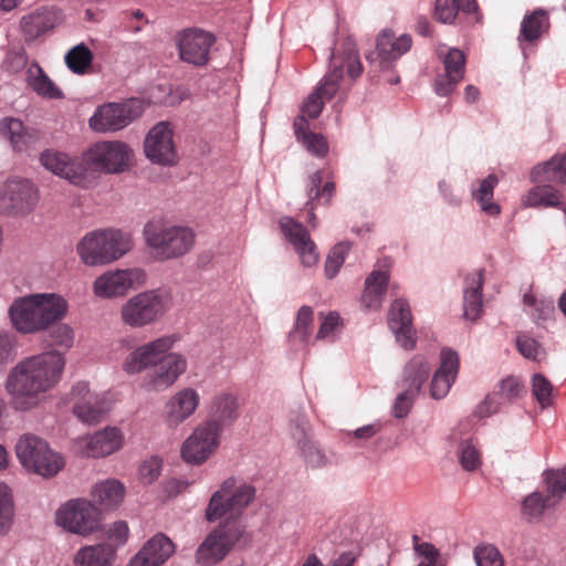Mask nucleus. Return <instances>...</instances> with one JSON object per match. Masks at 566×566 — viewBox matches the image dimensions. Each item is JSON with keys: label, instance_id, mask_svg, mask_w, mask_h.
<instances>
[{"label": "nucleus", "instance_id": "1", "mask_svg": "<svg viewBox=\"0 0 566 566\" xmlns=\"http://www.w3.org/2000/svg\"><path fill=\"white\" fill-rule=\"evenodd\" d=\"M256 490L253 485L233 476L226 479L212 493L205 517L208 522L219 523L198 546L196 563L200 566H214L222 562L245 533L240 518L243 511L254 501Z\"/></svg>", "mask_w": 566, "mask_h": 566}, {"label": "nucleus", "instance_id": "2", "mask_svg": "<svg viewBox=\"0 0 566 566\" xmlns=\"http://www.w3.org/2000/svg\"><path fill=\"white\" fill-rule=\"evenodd\" d=\"M132 148L120 140L97 142L84 151L80 159H72L56 150L42 153L41 164L53 174L75 186L90 188L97 184L102 174L116 175L128 169Z\"/></svg>", "mask_w": 566, "mask_h": 566}, {"label": "nucleus", "instance_id": "3", "mask_svg": "<svg viewBox=\"0 0 566 566\" xmlns=\"http://www.w3.org/2000/svg\"><path fill=\"white\" fill-rule=\"evenodd\" d=\"M64 366V356L57 350L20 360L10 370L6 382L12 406L18 410H29L38 406L44 394L59 384Z\"/></svg>", "mask_w": 566, "mask_h": 566}, {"label": "nucleus", "instance_id": "4", "mask_svg": "<svg viewBox=\"0 0 566 566\" xmlns=\"http://www.w3.org/2000/svg\"><path fill=\"white\" fill-rule=\"evenodd\" d=\"M177 338L165 335L137 346L123 360L122 369L128 375L147 370V385L156 391L166 390L186 371L187 359L171 352Z\"/></svg>", "mask_w": 566, "mask_h": 566}, {"label": "nucleus", "instance_id": "5", "mask_svg": "<svg viewBox=\"0 0 566 566\" xmlns=\"http://www.w3.org/2000/svg\"><path fill=\"white\" fill-rule=\"evenodd\" d=\"M67 301L55 293H35L15 298L9 307L13 328L20 334H36L63 319Z\"/></svg>", "mask_w": 566, "mask_h": 566}, {"label": "nucleus", "instance_id": "6", "mask_svg": "<svg viewBox=\"0 0 566 566\" xmlns=\"http://www.w3.org/2000/svg\"><path fill=\"white\" fill-rule=\"evenodd\" d=\"M132 249L130 235L116 229H101L86 233L76 251L86 265H105L120 259Z\"/></svg>", "mask_w": 566, "mask_h": 566}, {"label": "nucleus", "instance_id": "7", "mask_svg": "<svg viewBox=\"0 0 566 566\" xmlns=\"http://www.w3.org/2000/svg\"><path fill=\"white\" fill-rule=\"evenodd\" d=\"M147 247L157 260L166 261L185 255L195 243L190 228L168 226L160 221H149L144 228Z\"/></svg>", "mask_w": 566, "mask_h": 566}, {"label": "nucleus", "instance_id": "8", "mask_svg": "<svg viewBox=\"0 0 566 566\" xmlns=\"http://www.w3.org/2000/svg\"><path fill=\"white\" fill-rule=\"evenodd\" d=\"M344 69H346L348 76L353 80L363 73V65L359 61L356 43L350 36L336 44L331 55V70L315 90L325 101H329L339 90Z\"/></svg>", "mask_w": 566, "mask_h": 566}, {"label": "nucleus", "instance_id": "9", "mask_svg": "<svg viewBox=\"0 0 566 566\" xmlns=\"http://www.w3.org/2000/svg\"><path fill=\"white\" fill-rule=\"evenodd\" d=\"M167 311L166 298L157 290L140 292L129 297L119 310L120 321L130 328L155 324Z\"/></svg>", "mask_w": 566, "mask_h": 566}, {"label": "nucleus", "instance_id": "10", "mask_svg": "<svg viewBox=\"0 0 566 566\" xmlns=\"http://www.w3.org/2000/svg\"><path fill=\"white\" fill-rule=\"evenodd\" d=\"M15 452L27 470L45 478L57 474L64 465L63 459L49 448L46 441L36 436L21 437L15 446Z\"/></svg>", "mask_w": 566, "mask_h": 566}, {"label": "nucleus", "instance_id": "11", "mask_svg": "<svg viewBox=\"0 0 566 566\" xmlns=\"http://www.w3.org/2000/svg\"><path fill=\"white\" fill-rule=\"evenodd\" d=\"M99 522V510L86 500H72L56 512V524L81 536H87L97 531Z\"/></svg>", "mask_w": 566, "mask_h": 566}, {"label": "nucleus", "instance_id": "12", "mask_svg": "<svg viewBox=\"0 0 566 566\" xmlns=\"http://www.w3.org/2000/svg\"><path fill=\"white\" fill-rule=\"evenodd\" d=\"M144 112L139 99L124 103H107L99 106L90 118V127L97 133L116 132L129 125Z\"/></svg>", "mask_w": 566, "mask_h": 566}, {"label": "nucleus", "instance_id": "13", "mask_svg": "<svg viewBox=\"0 0 566 566\" xmlns=\"http://www.w3.org/2000/svg\"><path fill=\"white\" fill-rule=\"evenodd\" d=\"M39 191L28 179H8L0 189V213L29 214L38 205Z\"/></svg>", "mask_w": 566, "mask_h": 566}, {"label": "nucleus", "instance_id": "14", "mask_svg": "<svg viewBox=\"0 0 566 566\" xmlns=\"http://www.w3.org/2000/svg\"><path fill=\"white\" fill-rule=\"evenodd\" d=\"M221 431L212 422H202L184 441L181 457L187 463L202 464L219 448Z\"/></svg>", "mask_w": 566, "mask_h": 566}, {"label": "nucleus", "instance_id": "15", "mask_svg": "<svg viewBox=\"0 0 566 566\" xmlns=\"http://www.w3.org/2000/svg\"><path fill=\"white\" fill-rule=\"evenodd\" d=\"M214 43V36L202 30L188 29L176 35V45L182 62L202 66L209 61V51Z\"/></svg>", "mask_w": 566, "mask_h": 566}, {"label": "nucleus", "instance_id": "16", "mask_svg": "<svg viewBox=\"0 0 566 566\" xmlns=\"http://www.w3.org/2000/svg\"><path fill=\"white\" fill-rule=\"evenodd\" d=\"M174 133L168 123L160 122L148 133L144 148L146 157L155 164L171 166L177 163Z\"/></svg>", "mask_w": 566, "mask_h": 566}, {"label": "nucleus", "instance_id": "17", "mask_svg": "<svg viewBox=\"0 0 566 566\" xmlns=\"http://www.w3.org/2000/svg\"><path fill=\"white\" fill-rule=\"evenodd\" d=\"M71 396L74 400L73 412L82 422L97 423L108 411L105 398L92 392L85 381L73 385Z\"/></svg>", "mask_w": 566, "mask_h": 566}, {"label": "nucleus", "instance_id": "18", "mask_svg": "<svg viewBox=\"0 0 566 566\" xmlns=\"http://www.w3.org/2000/svg\"><path fill=\"white\" fill-rule=\"evenodd\" d=\"M143 279L144 272L139 269L107 271L95 280L93 291L102 298L123 296Z\"/></svg>", "mask_w": 566, "mask_h": 566}, {"label": "nucleus", "instance_id": "19", "mask_svg": "<svg viewBox=\"0 0 566 566\" xmlns=\"http://www.w3.org/2000/svg\"><path fill=\"white\" fill-rule=\"evenodd\" d=\"M279 224L283 235L298 254L302 264L307 268L315 265L318 261V252L306 228L291 217H282Z\"/></svg>", "mask_w": 566, "mask_h": 566}, {"label": "nucleus", "instance_id": "20", "mask_svg": "<svg viewBox=\"0 0 566 566\" xmlns=\"http://www.w3.org/2000/svg\"><path fill=\"white\" fill-rule=\"evenodd\" d=\"M199 394L184 388L172 395L165 405L164 419L168 427L176 428L195 413L199 406Z\"/></svg>", "mask_w": 566, "mask_h": 566}, {"label": "nucleus", "instance_id": "21", "mask_svg": "<svg viewBox=\"0 0 566 566\" xmlns=\"http://www.w3.org/2000/svg\"><path fill=\"white\" fill-rule=\"evenodd\" d=\"M459 367L458 353L450 348H443L440 353V366L433 374L430 384V395L433 399H441L447 396L458 376Z\"/></svg>", "mask_w": 566, "mask_h": 566}, {"label": "nucleus", "instance_id": "22", "mask_svg": "<svg viewBox=\"0 0 566 566\" xmlns=\"http://www.w3.org/2000/svg\"><path fill=\"white\" fill-rule=\"evenodd\" d=\"M63 22V13L55 7H42L21 20L25 41H34Z\"/></svg>", "mask_w": 566, "mask_h": 566}, {"label": "nucleus", "instance_id": "23", "mask_svg": "<svg viewBox=\"0 0 566 566\" xmlns=\"http://www.w3.org/2000/svg\"><path fill=\"white\" fill-rule=\"evenodd\" d=\"M444 73L439 74L434 81V92L440 96H448L462 81L465 69V55L458 49H451L443 57Z\"/></svg>", "mask_w": 566, "mask_h": 566}, {"label": "nucleus", "instance_id": "24", "mask_svg": "<svg viewBox=\"0 0 566 566\" xmlns=\"http://www.w3.org/2000/svg\"><path fill=\"white\" fill-rule=\"evenodd\" d=\"M388 324L403 348L412 349L415 347L411 311L405 300L398 298L394 301L389 311Z\"/></svg>", "mask_w": 566, "mask_h": 566}, {"label": "nucleus", "instance_id": "25", "mask_svg": "<svg viewBox=\"0 0 566 566\" xmlns=\"http://www.w3.org/2000/svg\"><path fill=\"white\" fill-rule=\"evenodd\" d=\"M412 45L409 34L396 36L391 30H384L376 41V53L379 59V67L385 69L394 61L400 59Z\"/></svg>", "mask_w": 566, "mask_h": 566}, {"label": "nucleus", "instance_id": "26", "mask_svg": "<svg viewBox=\"0 0 566 566\" xmlns=\"http://www.w3.org/2000/svg\"><path fill=\"white\" fill-rule=\"evenodd\" d=\"M336 191L335 182L332 179H325L324 171L317 170L308 177L306 185V196L308 198L306 208L308 210V223L312 228L316 227L314 210L318 203L328 205Z\"/></svg>", "mask_w": 566, "mask_h": 566}, {"label": "nucleus", "instance_id": "27", "mask_svg": "<svg viewBox=\"0 0 566 566\" xmlns=\"http://www.w3.org/2000/svg\"><path fill=\"white\" fill-rule=\"evenodd\" d=\"M239 417V402L234 395L221 392L216 395L210 405L209 419L206 422H212L213 428L221 432L226 427L231 426Z\"/></svg>", "mask_w": 566, "mask_h": 566}, {"label": "nucleus", "instance_id": "28", "mask_svg": "<svg viewBox=\"0 0 566 566\" xmlns=\"http://www.w3.org/2000/svg\"><path fill=\"white\" fill-rule=\"evenodd\" d=\"M84 441L85 454L87 457L101 458L119 450L123 443V437L118 429L107 428L86 438Z\"/></svg>", "mask_w": 566, "mask_h": 566}, {"label": "nucleus", "instance_id": "29", "mask_svg": "<svg viewBox=\"0 0 566 566\" xmlns=\"http://www.w3.org/2000/svg\"><path fill=\"white\" fill-rule=\"evenodd\" d=\"M483 270H476L465 277L463 292V316L476 321L482 314Z\"/></svg>", "mask_w": 566, "mask_h": 566}, {"label": "nucleus", "instance_id": "30", "mask_svg": "<svg viewBox=\"0 0 566 566\" xmlns=\"http://www.w3.org/2000/svg\"><path fill=\"white\" fill-rule=\"evenodd\" d=\"M116 547L108 543H98L81 547L74 555V566H112Z\"/></svg>", "mask_w": 566, "mask_h": 566}, {"label": "nucleus", "instance_id": "31", "mask_svg": "<svg viewBox=\"0 0 566 566\" xmlns=\"http://www.w3.org/2000/svg\"><path fill=\"white\" fill-rule=\"evenodd\" d=\"M389 274L387 271L374 270L365 281V290L361 295V303L366 308L378 310L381 306Z\"/></svg>", "mask_w": 566, "mask_h": 566}, {"label": "nucleus", "instance_id": "32", "mask_svg": "<svg viewBox=\"0 0 566 566\" xmlns=\"http://www.w3.org/2000/svg\"><path fill=\"white\" fill-rule=\"evenodd\" d=\"M531 180L536 184L542 182H566V153L557 154L548 161L535 166L531 171Z\"/></svg>", "mask_w": 566, "mask_h": 566}, {"label": "nucleus", "instance_id": "33", "mask_svg": "<svg viewBox=\"0 0 566 566\" xmlns=\"http://www.w3.org/2000/svg\"><path fill=\"white\" fill-rule=\"evenodd\" d=\"M523 205L531 208H559L566 214V206L560 201L558 190L551 185L532 187L523 197Z\"/></svg>", "mask_w": 566, "mask_h": 566}, {"label": "nucleus", "instance_id": "34", "mask_svg": "<svg viewBox=\"0 0 566 566\" xmlns=\"http://www.w3.org/2000/svg\"><path fill=\"white\" fill-rule=\"evenodd\" d=\"M479 7L475 0H436L433 18L441 23L454 22L458 12L467 14L478 13Z\"/></svg>", "mask_w": 566, "mask_h": 566}, {"label": "nucleus", "instance_id": "35", "mask_svg": "<svg viewBox=\"0 0 566 566\" xmlns=\"http://www.w3.org/2000/svg\"><path fill=\"white\" fill-rule=\"evenodd\" d=\"M548 28L549 19L547 12L543 9H536L524 17L521 24L518 41L521 43L523 41H536L548 30Z\"/></svg>", "mask_w": 566, "mask_h": 566}, {"label": "nucleus", "instance_id": "36", "mask_svg": "<svg viewBox=\"0 0 566 566\" xmlns=\"http://www.w3.org/2000/svg\"><path fill=\"white\" fill-rule=\"evenodd\" d=\"M430 374V365L428 360L421 356L412 357L403 369V386L411 391L420 392L422 384L428 379Z\"/></svg>", "mask_w": 566, "mask_h": 566}, {"label": "nucleus", "instance_id": "37", "mask_svg": "<svg viewBox=\"0 0 566 566\" xmlns=\"http://www.w3.org/2000/svg\"><path fill=\"white\" fill-rule=\"evenodd\" d=\"M557 502L547 493L535 491L528 494L522 502L521 513L527 521H538L544 512L552 506H555Z\"/></svg>", "mask_w": 566, "mask_h": 566}, {"label": "nucleus", "instance_id": "38", "mask_svg": "<svg viewBox=\"0 0 566 566\" xmlns=\"http://www.w3.org/2000/svg\"><path fill=\"white\" fill-rule=\"evenodd\" d=\"M124 494V485L116 480H106L94 489V497L105 509L117 507L122 503Z\"/></svg>", "mask_w": 566, "mask_h": 566}, {"label": "nucleus", "instance_id": "39", "mask_svg": "<svg viewBox=\"0 0 566 566\" xmlns=\"http://www.w3.org/2000/svg\"><path fill=\"white\" fill-rule=\"evenodd\" d=\"M142 549L160 566L175 553V544L165 534L159 533L148 539Z\"/></svg>", "mask_w": 566, "mask_h": 566}, {"label": "nucleus", "instance_id": "40", "mask_svg": "<svg viewBox=\"0 0 566 566\" xmlns=\"http://www.w3.org/2000/svg\"><path fill=\"white\" fill-rule=\"evenodd\" d=\"M313 318L314 312L312 307L304 305L298 310L294 328L289 336L293 345L307 344L312 333Z\"/></svg>", "mask_w": 566, "mask_h": 566}, {"label": "nucleus", "instance_id": "41", "mask_svg": "<svg viewBox=\"0 0 566 566\" xmlns=\"http://www.w3.org/2000/svg\"><path fill=\"white\" fill-rule=\"evenodd\" d=\"M499 182V179L495 175L491 174L485 179L480 182V186L476 190L473 191V197L480 203L481 209L491 216H496L500 213L499 205L494 203L493 200V191Z\"/></svg>", "mask_w": 566, "mask_h": 566}, {"label": "nucleus", "instance_id": "42", "mask_svg": "<svg viewBox=\"0 0 566 566\" xmlns=\"http://www.w3.org/2000/svg\"><path fill=\"white\" fill-rule=\"evenodd\" d=\"M318 319L321 324L316 334V340L334 342L344 328V321L339 313L335 311L328 313L319 312Z\"/></svg>", "mask_w": 566, "mask_h": 566}, {"label": "nucleus", "instance_id": "43", "mask_svg": "<svg viewBox=\"0 0 566 566\" xmlns=\"http://www.w3.org/2000/svg\"><path fill=\"white\" fill-rule=\"evenodd\" d=\"M93 62L92 51L83 43L72 48L65 55L67 67L76 74H84Z\"/></svg>", "mask_w": 566, "mask_h": 566}, {"label": "nucleus", "instance_id": "44", "mask_svg": "<svg viewBox=\"0 0 566 566\" xmlns=\"http://www.w3.org/2000/svg\"><path fill=\"white\" fill-rule=\"evenodd\" d=\"M30 73V85L39 95L55 99L63 97L62 91L49 78L41 67H36L35 74Z\"/></svg>", "mask_w": 566, "mask_h": 566}, {"label": "nucleus", "instance_id": "45", "mask_svg": "<svg viewBox=\"0 0 566 566\" xmlns=\"http://www.w3.org/2000/svg\"><path fill=\"white\" fill-rule=\"evenodd\" d=\"M544 476L546 492L558 503L566 493V469L548 470Z\"/></svg>", "mask_w": 566, "mask_h": 566}, {"label": "nucleus", "instance_id": "46", "mask_svg": "<svg viewBox=\"0 0 566 566\" xmlns=\"http://www.w3.org/2000/svg\"><path fill=\"white\" fill-rule=\"evenodd\" d=\"M473 556L478 566H504L502 554L492 544L476 546Z\"/></svg>", "mask_w": 566, "mask_h": 566}, {"label": "nucleus", "instance_id": "47", "mask_svg": "<svg viewBox=\"0 0 566 566\" xmlns=\"http://www.w3.org/2000/svg\"><path fill=\"white\" fill-rule=\"evenodd\" d=\"M348 251L347 243H338L331 250L325 262V273L328 279H333L338 273Z\"/></svg>", "mask_w": 566, "mask_h": 566}, {"label": "nucleus", "instance_id": "48", "mask_svg": "<svg viewBox=\"0 0 566 566\" xmlns=\"http://www.w3.org/2000/svg\"><path fill=\"white\" fill-rule=\"evenodd\" d=\"M524 305L532 308L530 314L534 319H547L554 312V305L551 301L538 300L532 293L524 294Z\"/></svg>", "mask_w": 566, "mask_h": 566}, {"label": "nucleus", "instance_id": "49", "mask_svg": "<svg viewBox=\"0 0 566 566\" xmlns=\"http://www.w3.org/2000/svg\"><path fill=\"white\" fill-rule=\"evenodd\" d=\"M459 459L465 471H474L481 465V453L471 441L460 444Z\"/></svg>", "mask_w": 566, "mask_h": 566}, {"label": "nucleus", "instance_id": "50", "mask_svg": "<svg viewBox=\"0 0 566 566\" xmlns=\"http://www.w3.org/2000/svg\"><path fill=\"white\" fill-rule=\"evenodd\" d=\"M13 506L9 488L0 483V533H6L12 522Z\"/></svg>", "mask_w": 566, "mask_h": 566}, {"label": "nucleus", "instance_id": "51", "mask_svg": "<svg viewBox=\"0 0 566 566\" xmlns=\"http://www.w3.org/2000/svg\"><path fill=\"white\" fill-rule=\"evenodd\" d=\"M553 386L551 381L541 374H535L532 379V392L542 407L552 401Z\"/></svg>", "mask_w": 566, "mask_h": 566}, {"label": "nucleus", "instance_id": "52", "mask_svg": "<svg viewBox=\"0 0 566 566\" xmlns=\"http://www.w3.org/2000/svg\"><path fill=\"white\" fill-rule=\"evenodd\" d=\"M17 357V337L10 333H0V370Z\"/></svg>", "mask_w": 566, "mask_h": 566}, {"label": "nucleus", "instance_id": "53", "mask_svg": "<svg viewBox=\"0 0 566 566\" xmlns=\"http://www.w3.org/2000/svg\"><path fill=\"white\" fill-rule=\"evenodd\" d=\"M51 343L65 350L72 347L74 342L73 329L66 324H59L50 333Z\"/></svg>", "mask_w": 566, "mask_h": 566}, {"label": "nucleus", "instance_id": "54", "mask_svg": "<svg viewBox=\"0 0 566 566\" xmlns=\"http://www.w3.org/2000/svg\"><path fill=\"white\" fill-rule=\"evenodd\" d=\"M160 471L161 460L158 457H151L140 464L138 470L139 479L144 483L150 484L158 479Z\"/></svg>", "mask_w": 566, "mask_h": 566}, {"label": "nucleus", "instance_id": "55", "mask_svg": "<svg viewBox=\"0 0 566 566\" xmlns=\"http://www.w3.org/2000/svg\"><path fill=\"white\" fill-rule=\"evenodd\" d=\"M523 392V385L515 377H507L500 382L499 395L505 401L517 399Z\"/></svg>", "mask_w": 566, "mask_h": 566}, {"label": "nucleus", "instance_id": "56", "mask_svg": "<svg viewBox=\"0 0 566 566\" xmlns=\"http://www.w3.org/2000/svg\"><path fill=\"white\" fill-rule=\"evenodd\" d=\"M412 541L415 543L416 552L424 557V560L420 562L419 565L438 566L437 559H438L439 553H438L437 548L430 543H419L418 535H413Z\"/></svg>", "mask_w": 566, "mask_h": 566}, {"label": "nucleus", "instance_id": "57", "mask_svg": "<svg viewBox=\"0 0 566 566\" xmlns=\"http://www.w3.org/2000/svg\"><path fill=\"white\" fill-rule=\"evenodd\" d=\"M516 345H517L518 352L524 357L533 359V360L538 359L541 348H539L538 343L534 338H532L525 334H521L516 338Z\"/></svg>", "mask_w": 566, "mask_h": 566}, {"label": "nucleus", "instance_id": "58", "mask_svg": "<svg viewBox=\"0 0 566 566\" xmlns=\"http://www.w3.org/2000/svg\"><path fill=\"white\" fill-rule=\"evenodd\" d=\"M301 143L312 155L317 157H325L328 151V144L321 134L314 133Z\"/></svg>", "mask_w": 566, "mask_h": 566}, {"label": "nucleus", "instance_id": "59", "mask_svg": "<svg viewBox=\"0 0 566 566\" xmlns=\"http://www.w3.org/2000/svg\"><path fill=\"white\" fill-rule=\"evenodd\" d=\"M418 394L419 392L406 388L405 391L397 397L394 406V412L397 418L407 416L411 408L412 400Z\"/></svg>", "mask_w": 566, "mask_h": 566}, {"label": "nucleus", "instance_id": "60", "mask_svg": "<svg viewBox=\"0 0 566 566\" xmlns=\"http://www.w3.org/2000/svg\"><path fill=\"white\" fill-rule=\"evenodd\" d=\"M325 99L315 91L305 101L302 113L310 118H316L323 111Z\"/></svg>", "mask_w": 566, "mask_h": 566}, {"label": "nucleus", "instance_id": "61", "mask_svg": "<svg viewBox=\"0 0 566 566\" xmlns=\"http://www.w3.org/2000/svg\"><path fill=\"white\" fill-rule=\"evenodd\" d=\"M0 129L12 143H17L21 137L23 124L17 118H4L0 123Z\"/></svg>", "mask_w": 566, "mask_h": 566}, {"label": "nucleus", "instance_id": "62", "mask_svg": "<svg viewBox=\"0 0 566 566\" xmlns=\"http://www.w3.org/2000/svg\"><path fill=\"white\" fill-rule=\"evenodd\" d=\"M128 525L124 521H117L113 523L108 531L107 536L111 541L116 542V544L122 545L127 541L128 537Z\"/></svg>", "mask_w": 566, "mask_h": 566}, {"label": "nucleus", "instance_id": "63", "mask_svg": "<svg viewBox=\"0 0 566 566\" xmlns=\"http://www.w3.org/2000/svg\"><path fill=\"white\" fill-rule=\"evenodd\" d=\"M499 403L495 401V396H488L482 403L476 408V415L480 418L489 417L496 412Z\"/></svg>", "mask_w": 566, "mask_h": 566}, {"label": "nucleus", "instance_id": "64", "mask_svg": "<svg viewBox=\"0 0 566 566\" xmlns=\"http://www.w3.org/2000/svg\"><path fill=\"white\" fill-rule=\"evenodd\" d=\"M306 115L302 114L297 116L294 120L293 127L298 142H303L311 136L313 133L308 132V123L305 118Z\"/></svg>", "mask_w": 566, "mask_h": 566}]
</instances>
